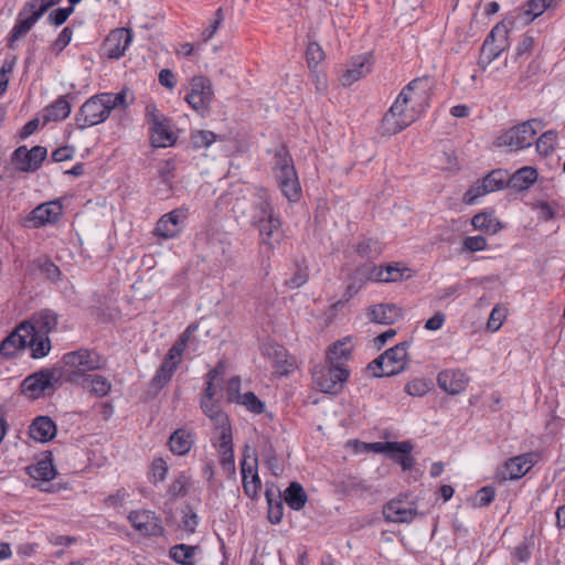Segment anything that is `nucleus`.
<instances>
[{
  "label": "nucleus",
  "mask_w": 565,
  "mask_h": 565,
  "mask_svg": "<svg viewBox=\"0 0 565 565\" xmlns=\"http://www.w3.org/2000/svg\"><path fill=\"white\" fill-rule=\"evenodd\" d=\"M429 88L427 78H415L408 83L384 115L383 134L396 135L417 120L428 107Z\"/></svg>",
  "instance_id": "1"
},
{
  "label": "nucleus",
  "mask_w": 565,
  "mask_h": 565,
  "mask_svg": "<svg viewBox=\"0 0 565 565\" xmlns=\"http://www.w3.org/2000/svg\"><path fill=\"white\" fill-rule=\"evenodd\" d=\"M127 92L100 93L89 97L79 108L75 116L78 129L84 130L106 121L115 108H126Z\"/></svg>",
  "instance_id": "2"
},
{
  "label": "nucleus",
  "mask_w": 565,
  "mask_h": 565,
  "mask_svg": "<svg viewBox=\"0 0 565 565\" xmlns=\"http://www.w3.org/2000/svg\"><path fill=\"white\" fill-rule=\"evenodd\" d=\"M250 224L259 232L262 242L274 248L282 238L281 221L264 192L254 202Z\"/></svg>",
  "instance_id": "3"
},
{
  "label": "nucleus",
  "mask_w": 565,
  "mask_h": 565,
  "mask_svg": "<svg viewBox=\"0 0 565 565\" xmlns=\"http://www.w3.org/2000/svg\"><path fill=\"white\" fill-rule=\"evenodd\" d=\"M192 329H194L193 326H189L179 340L169 349L163 362L150 382L151 387L154 390L159 391L170 382L182 361V353L186 347L189 333Z\"/></svg>",
  "instance_id": "4"
},
{
  "label": "nucleus",
  "mask_w": 565,
  "mask_h": 565,
  "mask_svg": "<svg viewBox=\"0 0 565 565\" xmlns=\"http://www.w3.org/2000/svg\"><path fill=\"white\" fill-rule=\"evenodd\" d=\"M274 172L284 196L290 202L298 201L301 194V186L292 159L286 152H278L276 154Z\"/></svg>",
  "instance_id": "5"
},
{
  "label": "nucleus",
  "mask_w": 565,
  "mask_h": 565,
  "mask_svg": "<svg viewBox=\"0 0 565 565\" xmlns=\"http://www.w3.org/2000/svg\"><path fill=\"white\" fill-rule=\"evenodd\" d=\"M409 276V269L406 267H399L398 265H386L384 267L369 265L363 266L355 271L354 277L359 278V284H351L347 289V294L349 295V297L355 295L361 288L363 279L375 280L381 282H391L408 278Z\"/></svg>",
  "instance_id": "6"
},
{
  "label": "nucleus",
  "mask_w": 565,
  "mask_h": 565,
  "mask_svg": "<svg viewBox=\"0 0 565 565\" xmlns=\"http://www.w3.org/2000/svg\"><path fill=\"white\" fill-rule=\"evenodd\" d=\"M407 347V342H403L386 350L369 364V370L375 377L401 373L406 366Z\"/></svg>",
  "instance_id": "7"
},
{
  "label": "nucleus",
  "mask_w": 565,
  "mask_h": 565,
  "mask_svg": "<svg viewBox=\"0 0 565 565\" xmlns=\"http://www.w3.org/2000/svg\"><path fill=\"white\" fill-rule=\"evenodd\" d=\"M63 362L65 366L71 369L70 380L74 383L86 376V372L100 370L105 364V361L97 352L87 349L65 353Z\"/></svg>",
  "instance_id": "8"
},
{
  "label": "nucleus",
  "mask_w": 565,
  "mask_h": 565,
  "mask_svg": "<svg viewBox=\"0 0 565 565\" xmlns=\"http://www.w3.org/2000/svg\"><path fill=\"white\" fill-rule=\"evenodd\" d=\"M34 330V354L33 359H41L49 354L51 342L49 333L55 330L57 326V316L51 310H45L34 316L32 321L28 322Z\"/></svg>",
  "instance_id": "9"
},
{
  "label": "nucleus",
  "mask_w": 565,
  "mask_h": 565,
  "mask_svg": "<svg viewBox=\"0 0 565 565\" xmlns=\"http://www.w3.org/2000/svg\"><path fill=\"white\" fill-rule=\"evenodd\" d=\"M540 121L532 119L512 127L497 139V145L508 147L510 150L516 151L532 146L536 136Z\"/></svg>",
  "instance_id": "10"
},
{
  "label": "nucleus",
  "mask_w": 565,
  "mask_h": 565,
  "mask_svg": "<svg viewBox=\"0 0 565 565\" xmlns=\"http://www.w3.org/2000/svg\"><path fill=\"white\" fill-rule=\"evenodd\" d=\"M348 367L330 365L317 366L312 371V380L316 387L328 394H337L349 377Z\"/></svg>",
  "instance_id": "11"
},
{
  "label": "nucleus",
  "mask_w": 565,
  "mask_h": 565,
  "mask_svg": "<svg viewBox=\"0 0 565 565\" xmlns=\"http://www.w3.org/2000/svg\"><path fill=\"white\" fill-rule=\"evenodd\" d=\"M34 330L29 323H21L0 344V353L7 358L14 356L20 349L29 348L34 354Z\"/></svg>",
  "instance_id": "12"
},
{
  "label": "nucleus",
  "mask_w": 565,
  "mask_h": 565,
  "mask_svg": "<svg viewBox=\"0 0 565 565\" xmlns=\"http://www.w3.org/2000/svg\"><path fill=\"white\" fill-rule=\"evenodd\" d=\"M46 156L47 150L42 146H35L30 150L21 146L13 151L12 162L20 171L34 172L41 167Z\"/></svg>",
  "instance_id": "13"
},
{
  "label": "nucleus",
  "mask_w": 565,
  "mask_h": 565,
  "mask_svg": "<svg viewBox=\"0 0 565 565\" xmlns=\"http://www.w3.org/2000/svg\"><path fill=\"white\" fill-rule=\"evenodd\" d=\"M62 205L57 201L45 202L33 209L25 218V226L39 228L54 224L62 215Z\"/></svg>",
  "instance_id": "14"
},
{
  "label": "nucleus",
  "mask_w": 565,
  "mask_h": 565,
  "mask_svg": "<svg viewBox=\"0 0 565 565\" xmlns=\"http://www.w3.org/2000/svg\"><path fill=\"white\" fill-rule=\"evenodd\" d=\"M131 526L143 535L158 536L163 533L161 520L149 510L131 511L128 515Z\"/></svg>",
  "instance_id": "15"
},
{
  "label": "nucleus",
  "mask_w": 565,
  "mask_h": 565,
  "mask_svg": "<svg viewBox=\"0 0 565 565\" xmlns=\"http://www.w3.org/2000/svg\"><path fill=\"white\" fill-rule=\"evenodd\" d=\"M417 514L414 502L406 499H395L387 502L383 508V515L387 522L409 523Z\"/></svg>",
  "instance_id": "16"
},
{
  "label": "nucleus",
  "mask_w": 565,
  "mask_h": 565,
  "mask_svg": "<svg viewBox=\"0 0 565 565\" xmlns=\"http://www.w3.org/2000/svg\"><path fill=\"white\" fill-rule=\"evenodd\" d=\"M131 42V31L126 28H118L107 35L103 47L108 58L118 60L125 55Z\"/></svg>",
  "instance_id": "17"
},
{
  "label": "nucleus",
  "mask_w": 565,
  "mask_h": 565,
  "mask_svg": "<svg viewBox=\"0 0 565 565\" xmlns=\"http://www.w3.org/2000/svg\"><path fill=\"white\" fill-rule=\"evenodd\" d=\"M537 457L539 456L535 452H526L510 458L503 465L502 469L500 470V475L504 480L520 479L532 469L537 460Z\"/></svg>",
  "instance_id": "18"
},
{
  "label": "nucleus",
  "mask_w": 565,
  "mask_h": 565,
  "mask_svg": "<svg viewBox=\"0 0 565 565\" xmlns=\"http://www.w3.org/2000/svg\"><path fill=\"white\" fill-rule=\"evenodd\" d=\"M42 13L36 9H29L28 2L19 12L15 24L13 25L9 35V47L13 49L14 42L24 36L34 24L42 18Z\"/></svg>",
  "instance_id": "19"
},
{
  "label": "nucleus",
  "mask_w": 565,
  "mask_h": 565,
  "mask_svg": "<svg viewBox=\"0 0 565 565\" xmlns=\"http://www.w3.org/2000/svg\"><path fill=\"white\" fill-rule=\"evenodd\" d=\"M184 221L185 213L183 210H172L160 217L157 222L154 233L166 239L173 238L182 231Z\"/></svg>",
  "instance_id": "20"
},
{
  "label": "nucleus",
  "mask_w": 565,
  "mask_h": 565,
  "mask_svg": "<svg viewBox=\"0 0 565 565\" xmlns=\"http://www.w3.org/2000/svg\"><path fill=\"white\" fill-rule=\"evenodd\" d=\"M55 374L51 370H41L29 376L22 382V392L31 398H36L45 390L53 386Z\"/></svg>",
  "instance_id": "21"
},
{
  "label": "nucleus",
  "mask_w": 565,
  "mask_h": 565,
  "mask_svg": "<svg viewBox=\"0 0 565 565\" xmlns=\"http://www.w3.org/2000/svg\"><path fill=\"white\" fill-rule=\"evenodd\" d=\"M372 65V55L370 53L352 57L341 76L342 85L351 86L360 78L366 76L371 72Z\"/></svg>",
  "instance_id": "22"
},
{
  "label": "nucleus",
  "mask_w": 565,
  "mask_h": 565,
  "mask_svg": "<svg viewBox=\"0 0 565 565\" xmlns=\"http://www.w3.org/2000/svg\"><path fill=\"white\" fill-rule=\"evenodd\" d=\"M200 407L203 414L213 423L216 435L232 430L230 418L227 414L222 411L216 399L201 398Z\"/></svg>",
  "instance_id": "23"
},
{
  "label": "nucleus",
  "mask_w": 565,
  "mask_h": 565,
  "mask_svg": "<svg viewBox=\"0 0 565 565\" xmlns=\"http://www.w3.org/2000/svg\"><path fill=\"white\" fill-rule=\"evenodd\" d=\"M214 446L217 448L222 468L231 475L235 473V459L233 450L232 430L217 434Z\"/></svg>",
  "instance_id": "24"
},
{
  "label": "nucleus",
  "mask_w": 565,
  "mask_h": 565,
  "mask_svg": "<svg viewBox=\"0 0 565 565\" xmlns=\"http://www.w3.org/2000/svg\"><path fill=\"white\" fill-rule=\"evenodd\" d=\"M437 383L446 393L456 395L466 390L468 377L460 370H444L438 374Z\"/></svg>",
  "instance_id": "25"
},
{
  "label": "nucleus",
  "mask_w": 565,
  "mask_h": 565,
  "mask_svg": "<svg viewBox=\"0 0 565 565\" xmlns=\"http://www.w3.org/2000/svg\"><path fill=\"white\" fill-rule=\"evenodd\" d=\"M504 28L495 25L487 36L481 47V55L487 60V63H491L501 55L504 50Z\"/></svg>",
  "instance_id": "26"
},
{
  "label": "nucleus",
  "mask_w": 565,
  "mask_h": 565,
  "mask_svg": "<svg viewBox=\"0 0 565 565\" xmlns=\"http://www.w3.org/2000/svg\"><path fill=\"white\" fill-rule=\"evenodd\" d=\"M353 349L352 338L347 337L335 341L327 352V362L330 365L347 367Z\"/></svg>",
  "instance_id": "27"
},
{
  "label": "nucleus",
  "mask_w": 565,
  "mask_h": 565,
  "mask_svg": "<svg viewBox=\"0 0 565 565\" xmlns=\"http://www.w3.org/2000/svg\"><path fill=\"white\" fill-rule=\"evenodd\" d=\"M256 458L250 462L244 459L241 463L243 489L249 498H255L260 489V479L256 470Z\"/></svg>",
  "instance_id": "28"
},
{
  "label": "nucleus",
  "mask_w": 565,
  "mask_h": 565,
  "mask_svg": "<svg viewBox=\"0 0 565 565\" xmlns=\"http://www.w3.org/2000/svg\"><path fill=\"white\" fill-rule=\"evenodd\" d=\"M149 131L151 145L156 148L170 147L177 140V137L172 130L171 121L169 119L149 127Z\"/></svg>",
  "instance_id": "29"
},
{
  "label": "nucleus",
  "mask_w": 565,
  "mask_h": 565,
  "mask_svg": "<svg viewBox=\"0 0 565 565\" xmlns=\"http://www.w3.org/2000/svg\"><path fill=\"white\" fill-rule=\"evenodd\" d=\"M76 383L79 384L85 392L97 397H104L111 391V382L102 374H87Z\"/></svg>",
  "instance_id": "30"
},
{
  "label": "nucleus",
  "mask_w": 565,
  "mask_h": 565,
  "mask_svg": "<svg viewBox=\"0 0 565 565\" xmlns=\"http://www.w3.org/2000/svg\"><path fill=\"white\" fill-rule=\"evenodd\" d=\"M29 434L35 441L46 443L56 434L55 423L47 416H39L30 425Z\"/></svg>",
  "instance_id": "31"
},
{
  "label": "nucleus",
  "mask_w": 565,
  "mask_h": 565,
  "mask_svg": "<svg viewBox=\"0 0 565 565\" xmlns=\"http://www.w3.org/2000/svg\"><path fill=\"white\" fill-rule=\"evenodd\" d=\"M370 319L379 324H393L402 316L401 309L394 305L380 303L370 309Z\"/></svg>",
  "instance_id": "32"
},
{
  "label": "nucleus",
  "mask_w": 565,
  "mask_h": 565,
  "mask_svg": "<svg viewBox=\"0 0 565 565\" xmlns=\"http://www.w3.org/2000/svg\"><path fill=\"white\" fill-rule=\"evenodd\" d=\"M537 180V171L532 167H523L511 177L508 174V185L514 190L529 189Z\"/></svg>",
  "instance_id": "33"
},
{
  "label": "nucleus",
  "mask_w": 565,
  "mask_h": 565,
  "mask_svg": "<svg viewBox=\"0 0 565 565\" xmlns=\"http://www.w3.org/2000/svg\"><path fill=\"white\" fill-rule=\"evenodd\" d=\"M193 443V435L182 428L177 429L169 438L170 450L178 456L188 454L191 450Z\"/></svg>",
  "instance_id": "34"
},
{
  "label": "nucleus",
  "mask_w": 565,
  "mask_h": 565,
  "mask_svg": "<svg viewBox=\"0 0 565 565\" xmlns=\"http://www.w3.org/2000/svg\"><path fill=\"white\" fill-rule=\"evenodd\" d=\"M26 473L34 480L50 481L55 475L56 470L50 457L42 458L35 463L26 467Z\"/></svg>",
  "instance_id": "35"
},
{
  "label": "nucleus",
  "mask_w": 565,
  "mask_h": 565,
  "mask_svg": "<svg viewBox=\"0 0 565 565\" xmlns=\"http://www.w3.org/2000/svg\"><path fill=\"white\" fill-rule=\"evenodd\" d=\"M286 504L295 510L300 511L307 503L308 497L303 487L299 482H291L284 492Z\"/></svg>",
  "instance_id": "36"
},
{
  "label": "nucleus",
  "mask_w": 565,
  "mask_h": 565,
  "mask_svg": "<svg viewBox=\"0 0 565 565\" xmlns=\"http://www.w3.org/2000/svg\"><path fill=\"white\" fill-rule=\"evenodd\" d=\"M192 486L191 477L185 472H179L174 476L171 483L168 486L167 494L171 500L183 498L190 491Z\"/></svg>",
  "instance_id": "37"
},
{
  "label": "nucleus",
  "mask_w": 565,
  "mask_h": 565,
  "mask_svg": "<svg viewBox=\"0 0 565 565\" xmlns=\"http://www.w3.org/2000/svg\"><path fill=\"white\" fill-rule=\"evenodd\" d=\"M471 225L475 230L486 232L488 234H497L501 230L500 222L492 213L481 212L471 218Z\"/></svg>",
  "instance_id": "38"
},
{
  "label": "nucleus",
  "mask_w": 565,
  "mask_h": 565,
  "mask_svg": "<svg viewBox=\"0 0 565 565\" xmlns=\"http://www.w3.org/2000/svg\"><path fill=\"white\" fill-rule=\"evenodd\" d=\"M72 107L64 96H60L51 105L45 108V120L60 121L70 116Z\"/></svg>",
  "instance_id": "39"
},
{
  "label": "nucleus",
  "mask_w": 565,
  "mask_h": 565,
  "mask_svg": "<svg viewBox=\"0 0 565 565\" xmlns=\"http://www.w3.org/2000/svg\"><path fill=\"white\" fill-rule=\"evenodd\" d=\"M198 546L177 544L169 551L170 557L180 565H193Z\"/></svg>",
  "instance_id": "40"
},
{
  "label": "nucleus",
  "mask_w": 565,
  "mask_h": 565,
  "mask_svg": "<svg viewBox=\"0 0 565 565\" xmlns=\"http://www.w3.org/2000/svg\"><path fill=\"white\" fill-rule=\"evenodd\" d=\"M489 193L503 189L508 185V172L501 169L492 170L482 179Z\"/></svg>",
  "instance_id": "41"
},
{
  "label": "nucleus",
  "mask_w": 565,
  "mask_h": 565,
  "mask_svg": "<svg viewBox=\"0 0 565 565\" xmlns=\"http://www.w3.org/2000/svg\"><path fill=\"white\" fill-rule=\"evenodd\" d=\"M534 548L533 535L525 537L512 552V561L515 563H529Z\"/></svg>",
  "instance_id": "42"
},
{
  "label": "nucleus",
  "mask_w": 565,
  "mask_h": 565,
  "mask_svg": "<svg viewBox=\"0 0 565 565\" xmlns=\"http://www.w3.org/2000/svg\"><path fill=\"white\" fill-rule=\"evenodd\" d=\"M355 252L362 258L372 259L382 253V245L377 241L367 238L358 244Z\"/></svg>",
  "instance_id": "43"
},
{
  "label": "nucleus",
  "mask_w": 565,
  "mask_h": 565,
  "mask_svg": "<svg viewBox=\"0 0 565 565\" xmlns=\"http://www.w3.org/2000/svg\"><path fill=\"white\" fill-rule=\"evenodd\" d=\"M216 140V135L209 130H196L191 134L190 145L193 149L210 147Z\"/></svg>",
  "instance_id": "44"
},
{
  "label": "nucleus",
  "mask_w": 565,
  "mask_h": 565,
  "mask_svg": "<svg viewBox=\"0 0 565 565\" xmlns=\"http://www.w3.org/2000/svg\"><path fill=\"white\" fill-rule=\"evenodd\" d=\"M556 140H557L556 131H554V130L545 131L536 140V143H535L536 150L540 153L547 156L555 149Z\"/></svg>",
  "instance_id": "45"
},
{
  "label": "nucleus",
  "mask_w": 565,
  "mask_h": 565,
  "mask_svg": "<svg viewBox=\"0 0 565 565\" xmlns=\"http://www.w3.org/2000/svg\"><path fill=\"white\" fill-rule=\"evenodd\" d=\"M554 0H529L525 4L524 14L529 21H533L548 9Z\"/></svg>",
  "instance_id": "46"
},
{
  "label": "nucleus",
  "mask_w": 565,
  "mask_h": 565,
  "mask_svg": "<svg viewBox=\"0 0 565 565\" xmlns=\"http://www.w3.org/2000/svg\"><path fill=\"white\" fill-rule=\"evenodd\" d=\"M431 382L426 379H414L405 385V392L411 396L422 397L430 390Z\"/></svg>",
  "instance_id": "47"
},
{
  "label": "nucleus",
  "mask_w": 565,
  "mask_h": 565,
  "mask_svg": "<svg viewBox=\"0 0 565 565\" xmlns=\"http://www.w3.org/2000/svg\"><path fill=\"white\" fill-rule=\"evenodd\" d=\"M237 404L245 406L254 414H262L265 409V404L252 392L244 393Z\"/></svg>",
  "instance_id": "48"
},
{
  "label": "nucleus",
  "mask_w": 565,
  "mask_h": 565,
  "mask_svg": "<svg viewBox=\"0 0 565 565\" xmlns=\"http://www.w3.org/2000/svg\"><path fill=\"white\" fill-rule=\"evenodd\" d=\"M487 185H483L482 180H479L475 182L470 189L463 194L462 201L467 205H472L477 203V201L484 196L486 194H489L488 190L486 189Z\"/></svg>",
  "instance_id": "49"
},
{
  "label": "nucleus",
  "mask_w": 565,
  "mask_h": 565,
  "mask_svg": "<svg viewBox=\"0 0 565 565\" xmlns=\"http://www.w3.org/2000/svg\"><path fill=\"white\" fill-rule=\"evenodd\" d=\"M190 93H198L209 98L213 97V89L210 81L204 76H194L190 83Z\"/></svg>",
  "instance_id": "50"
},
{
  "label": "nucleus",
  "mask_w": 565,
  "mask_h": 565,
  "mask_svg": "<svg viewBox=\"0 0 565 565\" xmlns=\"http://www.w3.org/2000/svg\"><path fill=\"white\" fill-rule=\"evenodd\" d=\"M266 498L268 502V520L271 524L280 523L284 516V505L281 500H274L269 497V493L266 492Z\"/></svg>",
  "instance_id": "51"
},
{
  "label": "nucleus",
  "mask_w": 565,
  "mask_h": 565,
  "mask_svg": "<svg viewBox=\"0 0 565 565\" xmlns=\"http://www.w3.org/2000/svg\"><path fill=\"white\" fill-rule=\"evenodd\" d=\"M189 105L199 114L207 111L212 98L201 96L198 93H189L185 97Z\"/></svg>",
  "instance_id": "52"
},
{
  "label": "nucleus",
  "mask_w": 565,
  "mask_h": 565,
  "mask_svg": "<svg viewBox=\"0 0 565 565\" xmlns=\"http://www.w3.org/2000/svg\"><path fill=\"white\" fill-rule=\"evenodd\" d=\"M306 58L310 68L316 67L324 58V52L317 42H310L307 46Z\"/></svg>",
  "instance_id": "53"
},
{
  "label": "nucleus",
  "mask_w": 565,
  "mask_h": 565,
  "mask_svg": "<svg viewBox=\"0 0 565 565\" xmlns=\"http://www.w3.org/2000/svg\"><path fill=\"white\" fill-rule=\"evenodd\" d=\"M413 444L408 440L405 441H386L387 452L391 455L392 460L394 461V456H403L408 455L413 450Z\"/></svg>",
  "instance_id": "54"
},
{
  "label": "nucleus",
  "mask_w": 565,
  "mask_h": 565,
  "mask_svg": "<svg viewBox=\"0 0 565 565\" xmlns=\"http://www.w3.org/2000/svg\"><path fill=\"white\" fill-rule=\"evenodd\" d=\"M169 471L168 463L162 458H157L151 465V477L154 483L162 482L166 480Z\"/></svg>",
  "instance_id": "55"
},
{
  "label": "nucleus",
  "mask_w": 565,
  "mask_h": 565,
  "mask_svg": "<svg viewBox=\"0 0 565 565\" xmlns=\"http://www.w3.org/2000/svg\"><path fill=\"white\" fill-rule=\"evenodd\" d=\"M223 20H224L223 9L218 8L214 13V19L211 22V24L202 32L203 41L206 42L214 36V34L216 33V31L220 28Z\"/></svg>",
  "instance_id": "56"
},
{
  "label": "nucleus",
  "mask_w": 565,
  "mask_h": 565,
  "mask_svg": "<svg viewBox=\"0 0 565 565\" xmlns=\"http://www.w3.org/2000/svg\"><path fill=\"white\" fill-rule=\"evenodd\" d=\"M504 318H505L504 309L500 308L499 306H495L492 309L490 317L488 319V323H487L488 329L491 331H498L501 328V326L504 321Z\"/></svg>",
  "instance_id": "57"
},
{
  "label": "nucleus",
  "mask_w": 565,
  "mask_h": 565,
  "mask_svg": "<svg viewBox=\"0 0 565 565\" xmlns=\"http://www.w3.org/2000/svg\"><path fill=\"white\" fill-rule=\"evenodd\" d=\"M463 249L469 252H480L487 248V239L483 236H468L462 243Z\"/></svg>",
  "instance_id": "58"
},
{
  "label": "nucleus",
  "mask_w": 565,
  "mask_h": 565,
  "mask_svg": "<svg viewBox=\"0 0 565 565\" xmlns=\"http://www.w3.org/2000/svg\"><path fill=\"white\" fill-rule=\"evenodd\" d=\"M241 390V379L239 377H232L226 385V396L227 401L231 403H237L239 401V397H242L243 394L239 392Z\"/></svg>",
  "instance_id": "59"
},
{
  "label": "nucleus",
  "mask_w": 565,
  "mask_h": 565,
  "mask_svg": "<svg viewBox=\"0 0 565 565\" xmlns=\"http://www.w3.org/2000/svg\"><path fill=\"white\" fill-rule=\"evenodd\" d=\"M72 13V7L55 9L50 12L49 21L54 25H62Z\"/></svg>",
  "instance_id": "60"
},
{
  "label": "nucleus",
  "mask_w": 565,
  "mask_h": 565,
  "mask_svg": "<svg viewBox=\"0 0 565 565\" xmlns=\"http://www.w3.org/2000/svg\"><path fill=\"white\" fill-rule=\"evenodd\" d=\"M199 524V516L191 509L183 511L182 529L192 534Z\"/></svg>",
  "instance_id": "61"
},
{
  "label": "nucleus",
  "mask_w": 565,
  "mask_h": 565,
  "mask_svg": "<svg viewBox=\"0 0 565 565\" xmlns=\"http://www.w3.org/2000/svg\"><path fill=\"white\" fill-rule=\"evenodd\" d=\"M308 281V271L306 268L297 267L290 279L286 280V285L290 288H299Z\"/></svg>",
  "instance_id": "62"
},
{
  "label": "nucleus",
  "mask_w": 565,
  "mask_h": 565,
  "mask_svg": "<svg viewBox=\"0 0 565 565\" xmlns=\"http://www.w3.org/2000/svg\"><path fill=\"white\" fill-rule=\"evenodd\" d=\"M168 119L153 104L146 107V120L149 127L158 125L159 122Z\"/></svg>",
  "instance_id": "63"
},
{
  "label": "nucleus",
  "mask_w": 565,
  "mask_h": 565,
  "mask_svg": "<svg viewBox=\"0 0 565 565\" xmlns=\"http://www.w3.org/2000/svg\"><path fill=\"white\" fill-rule=\"evenodd\" d=\"M73 35V31L66 26L64 28L57 39L54 41L52 47L53 50L61 52L63 51L71 42Z\"/></svg>",
  "instance_id": "64"
}]
</instances>
